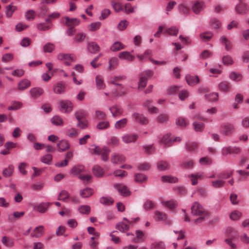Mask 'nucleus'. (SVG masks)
<instances>
[{"instance_id":"nucleus-38","label":"nucleus","mask_w":249,"mask_h":249,"mask_svg":"<svg viewBox=\"0 0 249 249\" xmlns=\"http://www.w3.org/2000/svg\"><path fill=\"white\" fill-rule=\"evenodd\" d=\"M69 193L66 190H62L60 192L58 196V200L65 202L67 201V199L70 197Z\"/></svg>"},{"instance_id":"nucleus-57","label":"nucleus","mask_w":249,"mask_h":249,"mask_svg":"<svg viewBox=\"0 0 249 249\" xmlns=\"http://www.w3.org/2000/svg\"><path fill=\"white\" fill-rule=\"evenodd\" d=\"M230 78L232 80H233L235 81H239L242 79V76L241 74H240L239 73H236L235 72H231L230 74Z\"/></svg>"},{"instance_id":"nucleus-36","label":"nucleus","mask_w":249,"mask_h":249,"mask_svg":"<svg viewBox=\"0 0 249 249\" xmlns=\"http://www.w3.org/2000/svg\"><path fill=\"white\" fill-rule=\"evenodd\" d=\"M14 168L12 165H9L8 167L4 168L2 171V175L5 177H9L12 175Z\"/></svg>"},{"instance_id":"nucleus-64","label":"nucleus","mask_w":249,"mask_h":249,"mask_svg":"<svg viewBox=\"0 0 249 249\" xmlns=\"http://www.w3.org/2000/svg\"><path fill=\"white\" fill-rule=\"evenodd\" d=\"M199 163L202 165H210L212 163V160L208 157H204L199 159Z\"/></svg>"},{"instance_id":"nucleus-8","label":"nucleus","mask_w":249,"mask_h":249,"mask_svg":"<svg viewBox=\"0 0 249 249\" xmlns=\"http://www.w3.org/2000/svg\"><path fill=\"white\" fill-rule=\"evenodd\" d=\"M82 172H86L84 165L79 164L74 166L71 170L70 174L72 176H75Z\"/></svg>"},{"instance_id":"nucleus-40","label":"nucleus","mask_w":249,"mask_h":249,"mask_svg":"<svg viewBox=\"0 0 249 249\" xmlns=\"http://www.w3.org/2000/svg\"><path fill=\"white\" fill-rule=\"evenodd\" d=\"M116 228L121 232H124L128 230L129 226L123 222H121L116 225Z\"/></svg>"},{"instance_id":"nucleus-15","label":"nucleus","mask_w":249,"mask_h":249,"mask_svg":"<svg viewBox=\"0 0 249 249\" xmlns=\"http://www.w3.org/2000/svg\"><path fill=\"white\" fill-rule=\"evenodd\" d=\"M58 150L59 152H63L69 149L70 148L69 143L68 141L62 140L60 141L57 144Z\"/></svg>"},{"instance_id":"nucleus-47","label":"nucleus","mask_w":249,"mask_h":249,"mask_svg":"<svg viewBox=\"0 0 249 249\" xmlns=\"http://www.w3.org/2000/svg\"><path fill=\"white\" fill-rule=\"evenodd\" d=\"M124 48V46L120 42H115L110 47V50L113 52L118 51Z\"/></svg>"},{"instance_id":"nucleus-50","label":"nucleus","mask_w":249,"mask_h":249,"mask_svg":"<svg viewBox=\"0 0 249 249\" xmlns=\"http://www.w3.org/2000/svg\"><path fill=\"white\" fill-rule=\"evenodd\" d=\"M169 120V116L167 114H161L159 115L156 121L158 123H164L167 122Z\"/></svg>"},{"instance_id":"nucleus-22","label":"nucleus","mask_w":249,"mask_h":249,"mask_svg":"<svg viewBox=\"0 0 249 249\" xmlns=\"http://www.w3.org/2000/svg\"><path fill=\"white\" fill-rule=\"evenodd\" d=\"M125 160V158L122 155L114 154L112 156L111 161L113 163L118 164Z\"/></svg>"},{"instance_id":"nucleus-24","label":"nucleus","mask_w":249,"mask_h":249,"mask_svg":"<svg viewBox=\"0 0 249 249\" xmlns=\"http://www.w3.org/2000/svg\"><path fill=\"white\" fill-rule=\"evenodd\" d=\"M203 177V174L201 173H197L192 174L188 176L189 178H191V183L193 185H195L197 183V179Z\"/></svg>"},{"instance_id":"nucleus-46","label":"nucleus","mask_w":249,"mask_h":249,"mask_svg":"<svg viewBox=\"0 0 249 249\" xmlns=\"http://www.w3.org/2000/svg\"><path fill=\"white\" fill-rule=\"evenodd\" d=\"M242 216L241 212L237 210L232 211L230 214V218L231 220L236 221L239 220Z\"/></svg>"},{"instance_id":"nucleus-55","label":"nucleus","mask_w":249,"mask_h":249,"mask_svg":"<svg viewBox=\"0 0 249 249\" xmlns=\"http://www.w3.org/2000/svg\"><path fill=\"white\" fill-rule=\"evenodd\" d=\"M78 210L81 213L88 214L90 212V207L89 205H84L81 206Z\"/></svg>"},{"instance_id":"nucleus-16","label":"nucleus","mask_w":249,"mask_h":249,"mask_svg":"<svg viewBox=\"0 0 249 249\" xmlns=\"http://www.w3.org/2000/svg\"><path fill=\"white\" fill-rule=\"evenodd\" d=\"M88 51L91 53H95L100 50V47L95 42H90L87 45Z\"/></svg>"},{"instance_id":"nucleus-31","label":"nucleus","mask_w":249,"mask_h":249,"mask_svg":"<svg viewBox=\"0 0 249 249\" xmlns=\"http://www.w3.org/2000/svg\"><path fill=\"white\" fill-rule=\"evenodd\" d=\"M17 9V7L14 6L12 3L6 7L5 14L8 18H10L13 15V13Z\"/></svg>"},{"instance_id":"nucleus-61","label":"nucleus","mask_w":249,"mask_h":249,"mask_svg":"<svg viewBox=\"0 0 249 249\" xmlns=\"http://www.w3.org/2000/svg\"><path fill=\"white\" fill-rule=\"evenodd\" d=\"M172 142V138L170 134H167L162 137V139L160 140V142L164 144H169L170 142Z\"/></svg>"},{"instance_id":"nucleus-49","label":"nucleus","mask_w":249,"mask_h":249,"mask_svg":"<svg viewBox=\"0 0 249 249\" xmlns=\"http://www.w3.org/2000/svg\"><path fill=\"white\" fill-rule=\"evenodd\" d=\"M135 181L138 183H142L147 179L146 176L142 173H137L135 175Z\"/></svg>"},{"instance_id":"nucleus-26","label":"nucleus","mask_w":249,"mask_h":249,"mask_svg":"<svg viewBox=\"0 0 249 249\" xmlns=\"http://www.w3.org/2000/svg\"><path fill=\"white\" fill-rule=\"evenodd\" d=\"M186 149L189 152H193L197 149L198 144L194 142H188L186 143Z\"/></svg>"},{"instance_id":"nucleus-20","label":"nucleus","mask_w":249,"mask_h":249,"mask_svg":"<svg viewBox=\"0 0 249 249\" xmlns=\"http://www.w3.org/2000/svg\"><path fill=\"white\" fill-rule=\"evenodd\" d=\"M1 242L2 244L7 248H12L14 247L15 244L14 239L6 236H4L2 238Z\"/></svg>"},{"instance_id":"nucleus-45","label":"nucleus","mask_w":249,"mask_h":249,"mask_svg":"<svg viewBox=\"0 0 249 249\" xmlns=\"http://www.w3.org/2000/svg\"><path fill=\"white\" fill-rule=\"evenodd\" d=\"M165 247L163 242L161 241L155 242L150 246V249H165Z\"/></svg>"},{"instance_id":"nucleus-63","label":"nucleus","mask_w":249,"mask_h":249,"mask_svg":"<svg viewBox=\"0 0 249 249\" xmlns=\"http://www.w3.org/2000/svg\"><path fill=\"white\" fill-rule=\"evenodd\" d=\"M13 59V55L11 53H7L3 54L1 57V60L3 62L7 63L12 61Z\"/></svg>"},{"instance_id":"nucleus-1","label":"nucleus","mask_w":249,"mask_h":249,"mask_svg":"<svg viewBox=\"0 0 249 249\" xmlns=\"http://www.w3.org/2000/svg\"><path fill=\"white\" fill-rule=\"evenodd\" d=\"M191 214L193 216H198L194 220L196 224L201 223L204 221L209 215V213L198 202H195L191 207Z\"/></svg>"},{"instance_id":"nucleus-39","label":"nucleus","mask_w":249,"mask_h":249,"mask_svg":"<svg viewBox=\"0 0 249 249\" xmlns=\"http://www.w3.org/2000/svg\"><path fill=\"white\" fill-rule=\"evenodd\" d=\"M100 202L103 205L109 206L113 203L114 200L109 196L101 197L100 199Z\"/></svg>"},{"instance_id":"nucleus-4","label":"nucleus","mask_w":249,"mask_h":249,"mask_svg":"<svg viewBox=\"0 0 249 249\" xmlns=\"http://www.w3.org/2000/svg\"><path fill=\"white\" fill-rule=\"evenodd\" d=\"M59 107L61 112H69L72 111L73 105L69 100H60Z\"/></svg>"},{"instance_id":"nucleus-62","label":"nucleus","mask_w":249,"mask_h":249,"mask_svg":"<svg viewBox=\"0 0 249 249\" xmlns=\"http://www.w3.org/2000/svg\"><path fill=\"white\" fill-rule=\"evenodd\" d=\"M193 125L196 131H201L204 127V124L203 123L195 122H194Z\"/></svg>"},{"instance_id":"nucleus-14","label":"nucleus","mask_w":249,"mask_h":249,"mask_svg":"<svg viewBox=\"0 0 249 249\" xmlns=\"http://www.w3.org/2000/svg\"><path fill=\"white\" fill-rule=\"evenodd\" d=\"M186 80L187 84L190 86H194L199 81V78L197 76H192L187 74L186 76Z\"/></svg>"},{"instance_id":"nucleus-58","label":"nucleus","mask_w":249,"mask_h":249,"mask_svg":"<svg viewBox=\"0 0 249 249\" xmlns=\"http://www.w3.org/2000/svg\"><path fill=\"white\" fill-rule=\"evenodd\" d=\"M52 155L51 154H46L41 157V161L45 164H50L52 160Z\"/></svg>"},{"instance_id":"nucleus-54","label":"nucleus","mask_w":249,"mask_h":249,"mask_svg":"<svg viewBox=\"0 0 249 249\" xmlns=\"http://www.w3.org/2000/svg\"><path fill=\"white\" fill-rule=\"evenodd\" d=\"M66 22L67 23V25L68 26H76L80 22V21L76 18L70 19L69 18L66 17Z\"/></svg>"},{"instance_id":"nucleus-33","label":"nucleus","mask_w":249,"mask_h":249,"mask_svg":"<svg viewBox=\"0 0 249 249\" xmlns=\"http://www.w3.org/2000/svg\"><path fill=\"white\" fill-rule=\"evenodd\" d=\"M128 122V120L126 118H123L118 121H117L114 127L117 129H120L124 128Z\"/></svg>"},{"instance_id":"nucleus-6","label":"nucleus","mask_w":249,"mask_h":249,"mask_svg":"<svg viewBox=\"0 0 249 249\" xmlns=\"http://www.w3.org/2000/svg\"><path fill=\"white\" fill-rule=\"evenodd\" d=\"M114 187L117 189L119 193L123 196H127L131 194L128 188L125 185L116 184Z\"/></svg>"},{"instance_id":"nucleus-17","label":"nucleus","mask_w":249,"mask_h":249,"mask_svg":"<svg viewBox=\"0 0 249 249\" xmlns=\"http://www.w3.org/2000/svg\"><path fill=\"white\" fill-rule=\"evenodd\" d=\"M154 218L156 221H163L166 220L167 216L166 213L159 211L154 212Z\"/></svg>"},{"instance_id":"nucleus-2","label":"nucleus","mask_w":249,"mask_h":249,"mask_svg":"<svg viewBox=\"0 0 249 249\" xmlns=\"http://www.w3.org/2000/svg\"><path fill=\"white\" fill-rule=\"evenodd\" d=\"M234 131V126L230 123H224L220 125L219 128L220 133L225 136H230Z\"/></svg>"},{"instance_id":"nucleus-53","label":"nucleus","mask_w":249,"mask_h":249,"mask_svg":"<svg viewBox=\"0 0 249 249\" xmlns=\"http://www.w3.org/2000/svg\"><path fill=\"white\" fill-rule=\"evenodd\" d=\"M22 105V104L21 103L18 101H14L12 103L11 106L8 107L7 109L8 110H17L19 109Z\"/></svg>"},{"instance_id":"nucleus-59","label":"nucleus","mask_w":249,"mask_h":249,"mask_svg":"<svg viewBox=\"0 0 249 249\" xmlns=\"http://www.w3.org/2000/svg\"><path fill=\"white\" fill-rule=\"evenodd\" d=\"M147 78L145 76H141L138 84L139 89H143L145 88L147 85Z\"/></svg>"},{"instance_id":"nucleus-13","label":"nucleus","mask_w":249,"mask_h":249,"mask_svg":"<svg viewBox=\"0 0 249 249\" xmlns=\"http://www.w3.org/2000/svg\"><path fill=\"white\" fill-rule=\"evenodd\" d=\"M249 9V6L246 4L241 2L235 7L236 11L239 14H246Z\"/></svg>"},{"instance_id":"nucleus-37","label":"nucleus","mask_w":249,"mask_h":249,"mask_svg":"<svg viewBox=\"0 0 249 249\" xmlns=\"http://www.w3.org/2000/svg\"><path fill=\"white\" fill-rule=\"evenodd\" d=\"M164 33L168 34L170 36H177L178 33V28L176 26H172L167 28Z\"/></svg>"},{"instance_id":"nucleus-23","label":"nucleus","mask_w":249,"mask_h":249,"mask_svg":"<svg viewBox=\"0 0 249 249\" xmlns=\"http://www.w3.org/2000/svg\"><path fill=\"white\" fill-rule=\"evenodd\" d=\"M93 174L97 177H101L104 174V170L98 165H95L92 168Z\"/></svg>"},{"instance_id":"nucleus-25","label":"nucleus","mask_w":249,"mask_h":249,"mask_svg":"<svg viewBox=\"0 0 249 249\" xmlns=\"http://www.w3.org/2000/svg\"><path fill=\"white\" fill-rule=\"evenodd\" d=\"M52 204V203L50 202L42 203L37 206L36 210L40 213H44Z\"/></svg>"},{"instance_id":"nucleus-7","label":"nucleus","mask_w":249,"mask_h":249,"mask_svg":"<svg viewBox=\"0 0 249 249\" xmlns=\"http://www.w3.org/2000/svg\"><path fill=\"white\" fill-rule=\"evenodd\" d=\"M138 137V135L136 134H126L122 137V141L125 143L135 142Z\"/></svg>"},{"instance_id":"nucleus-41","label":"nucleus","mask_w":249,"mask_h":249,"mask_svg":"<svg viewBox=\"0 0 249 249\" xmlns=\"http://www.w3.org/2000/svg\"><path fill=\"white\" fill-rule=\"evenodd\" d=\"M205 97L206 99L210 102H215L218 100V93L217 92H212L205 94Z\"/></svg>"},{"instance_id":"nucleus-60","label":"nucleus","mask_w":249,"mask_h":249,"mask_svg":"<svg viewBox=\"0 0 249 249\" xmlns=\"http://www.w3.org/2000/svg\"><path fill=\"white\" fill-rule=\"evenodd\" d=\"M109 126V123L107 121H103L99 122L97 124V128L100 130H103L108 128Z\"/></svg>"},{"instance_id":"nucleus-5","label":"nucleus","mask_w":249,"mask_h":249,"mask_svg":"<svg viewBox=\"0 0 249 249\" xmlns=\"http://www.w3.org/2000/svg\"><path fill=\"white\" fill-rule=\"evenodd\" d=\"M132 118L135 122L142 125H145L148 123L147 118L142 114L134 113L132 115Z\"/></svg>"},{"instance_id":"nucleus-12","label":"nucleus","mask_w":249,"mask_h":249,"mask_svg":"<svg viewBox=\"0 0 249 249\" xmlns=\"http://www.w3.org/2000/svg\"><path fill=\"white\" fill-rule=\"evenodd\" d=\"M204 3L202 1H195L192 6L193 11L196 14H198L204 8Z\"/></svg>"},{"instance_id":"nucleus-43","label":"nucleus","mask_w":249,"mask_h":249,"mask_svg":"<svg viewBox=\"0 0 249 249\" xmlns=\"http://www.w3.org/2000/svg\"><path fill=\"white\" fill-rule=\"evenodd\" d=\"M43 52L45 53H51L55 49V46L53 44L48 42L43 46Z\"/></svg>"},{"instance_id":"nucleus-34","label":"nucleus","mask_w":249,"mask_h":249,"mask_svg":"<svg viewBox=\"0 0 249 249\" xmlns=\"http://www.w3.org/2000/svg\"><path fill=\"white\" fill-rule=\"evenodd\" d=\"M161 180L164 182L176 183L178 181V178L171 176H163L161 178Z\"/></svg>"},{"instance_id":"nucleus-18","label":"nucleus","mask_w":249,"mask_h":249,"mask_svg":"<svg viewBox=\"0 0 249 249\" xmlns=\"http://www.w3.org/2000/svg\"><path fill=\"white\" fill-rule=\"evenodd\" d=\"M31 86V82L27 79L20 81L18 84V89L19 90H23Z\"/></svg>"},{"instance_id":"nucleus-27","label":"nucleus","mask_w":249,"mask_h":249,"mask_svg":"<svg viewBox=\"0 0 249 249\" xmlns=\"http://www.w3.org/2000/svg\"><path fill=\"white\" fill-rule=\"evenodd\" d=\"M157 168L159 171L168 170L170 168V164L166 161L160 160L157 162Z\"/></svg>"},{"instance_id":"nucleus-28","label":"nucleus","mask_w":249,"mask_h":249,"mask_svg":"<svg viewBox=\"0 0 249 249\" xmlns=\"http://www.w3.org/2000/svg\"><path fill=\"white\" fill-rule=\"evenodd\" d=\"M213 36V34L211 32H205L201 33L199 37L202 41L206 42L211 39Z\"/></svg>"},{"instance_id":"nucleus-11","label":"nucleus","mask_w":249,"mask_h":249,"mask_svg":"<svg viewBox=\"0 0 249 249\" xmlns=\"http://www.w3.org/2000/svg\"><path fill=\"white\" fill-rule=\"evenodd\" d=\"M112 115L113 117H116L118 116L122 115L123 113V109L120 107L115 105L109 108Z\"/></svg>"},{"instance_id":"nucleus-56","label":"nucleus","mask_w":249,"mask_h":249,"mask_svg":"<svg viewBox=\"0 0 249 249\" xmlns=\"http://www.w3.org/2000/svg\"><path fill=\"white\" fill-rule=\"evenodd\" d=\"M194 165V161L192 160H188L183 161L180 166L184 169H189L192 168Z\"/></svg>"},{"instance_id":"nucleus-51","label":"nucleus","mask_w":249,"mask_h":249,"mask_svg":"<svg viewBox=\"0 0 249 249\" xmlns=\"http://www.w3.org/2000/svg\"><path fill=\"white\" fill-rule=\"evenodd\" d=\"M86 37V35L83 33H79L77 34L76 36L73 38V41L75 43L82 42Z\"/></svg>"},{"instance_id":"nucleus-48","label":"nucleus","mask_w":249,"mask_h":249,"mask_svg":"<svg viewBox=\"0 0 249 249\" xmlns=\"http://www.w3.org/2000/svg\"><path fill=\"white\" fill-rule=\"evenodd\" d=\"M118 65V59L115 57H112L109 60L108 69L111 70L115 69Z\"/></svg>"},{"instance_id":"nucleus-44","label":"nucleus","mask_w":249,"mask_h":249,"mask_svg":"<svg viewBox=\"0 0 249 249\" xmlns=\"http://www.w3.org/2000/svg\"><path fill=\"white\" fill-rule=\"evenodd\" d=\"M110 151V149L108 147H103V151L101 154L102 160H103L106 161L108 160V154Z\"/></svg>"},{"instance_id":"nucleus-32","label":"nucleus","mask_w":249,"mask_h":249,"mask_svg":"<svg viewBox=\"0 0 249 249\" xmlns=\"http://www.w3.org/2000/svg\"><path fill=\"white\" fill-rule=\"evenodd\" d=\"M179 12L185 16H187L190 11V8L184 4H180L178 6Z\"/></svg>"},{"instance_id":"nucleus-3","label":"nucleus","mask_w":249,"mask_h":249,"mask_svg":"<svg viewBox=\"0 0 249 249\" xmlns=\"http://www.w3.org/2000/svg\"><path fill=\"white\" fill-rule=\"evenodd\" d=\"M67 84L63 81H59L53 86V91L56 94H64L66 92Z\"/></svg>"},{"instance_id":"nucleus-42","label":"nucleus","mask_w":249,"mask_h":249,"mask_svg":"<svg viewBox=\"0 0 249 249\" xmlns=\"http://www.w3.org/2000/svg\"><path fill=\"white\" fill-rule=\"evenodd\" d=\"M96 84L98 89H101L105 88V85L104 83L103 78L100 75L96 76Z\"/></svg>"},{"instance_id":"nucleus-30","label":"nucleus","mask_w":249,"mask_h":249,"mask_svg":"<svg viewBox=\"0 0 249 249\" xmlns=\"http://www.w3.org/2000/svg\"><path fill=\"white\" fill-rule=\"evenodd\" d=\"M120 58L122 59H126L129 61H133L134 59V56L130 54V53L127 51L122 52L120 53L119 55Z\"/></svg>"},{"instance_id":"nucleus-29","label":"nucleus","mask_w":249,"mask_h":249,"mask_svg":"<svg viewBox=\"0 0 249 249\" xmlns=\"http://www.w3.org/2000/svg\"><path fill=\"white\" fill-rule=\"evenodd\" d=\"M161 204L163 206L170 210H173L177 206V202L176 201H174V200H170L166 201H162L161 202Z\"/></svg>"},{"instance_id":"nucleus-35","label":"nucleus","mask_w":249,"mask_h":249,"mask_svg":"<svg viewBox=\"0 0 249 249\" xmlns=\"http://www.w3.org/2000/svg\"><path fill=\"white\" fill-rule=\"evenodd\" d=\"M107 144L114 147L117 146L120 144L119 139L116 136H111L108 139Z\"/></svg>"},{"instance_id":"nucleus-52","label":"nucleus","mask_w":249,"mask_h":249,"mask_svg":"<svg viewBox=\"0 0 249 249\" xmlns=\"http://www.w3.org/2000/svg\"><path fill=\"white\" fill-rule=\"evenodd\" d=\"M51 122L53 124L56 125H61L63 124V122L62 118L58 116L53 117L51 119Z\"/></svg>"},{"instance_id":"nucleus-10","label":"nucleus","mask_w":249,"mask_h":249,"mask_svg":"<svg viewBox=\"0 0 249 249\" xmlns=\"http://www.w3.org/2000/svg\"><path fill=\"white\" fill-rule=\"evenodd\" d=\"M44 93L43 89L39 87L32 88L30 90V93L33 98L36 99L42 95Z\"/></svg>"},{"instance_id":"nucleus-21","label":"nucleus","mask_w":249,"mask_h":249,"mask_svg":"<svg viewBox=\"0 0 249 249\" xmlns=\"http://www.w3.org/2000/svg\"><path fill=\"white\" fill-rule=\"evenodd\" d=\"M94 193V191L92 189L90 188H86L80 192V195L81 197L83 198H87L90 196Z\"/></svg>"},{"instance_id":"nucleus-19","label":"nucleus","mask_w":249,"mask_h":249,"mask_svg":"<svg viewBox=\"0 0 249 249\" xmlns=\"http://www.w3.org/2000/svg\"><path fill=\"white\" fill-rule=\"evenodd\" d=\"M44 233V227L42 226H39L36 227L33 231L32 233L31 234V236L32 237H39L42 236Z\"/></svg>"},{"instance_id":"nucleus-9","label":"nucleus","mask_w":249,"mask_h":249,"mask_svg":"<svg viewBox=\"0 0 249 249\" xmlns=\"http://www.w3.org/2000/svg\"><path fill=\"white\" fill-rule=\"evenodd\" d=\"M231 84L227 81H222L219 83L218 85V89L223 92H229L231 89Z\"/></svg>"}]
</instances>
